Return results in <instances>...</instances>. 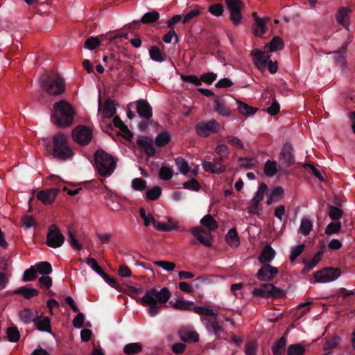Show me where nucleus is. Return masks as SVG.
<instances>
[{"label":"nucleus","mask_w":355,"mask_h":355,"mask_svg":"<svg viewBox=\"0 0 355 355\" xmlns=\"http://www.w3.org/2000/svg\"><path fill=\"white\" fill-rule=\"evenodd\" d=\"M171 293L168 288L164 287L160 290L152 288L145 292L141 298H135L137 302L144 306H148V314L154 317L160 313L161 309L165 307V304L168 301Z\"/></svg>","instance_id":"f257e3e1"},{"label":"nucleus","mask_w":355,"mask_h":355,"mask_svg":"<svg viewBox=\"0 0 355 355\" xmlns=\"http://www.w3.org/2000/svg\"><path fill=\"white\" fill-rule=\"evenodd\" d=\"M75 111L71 105L65 100H61L53 105L52 120L58 127L67 128L72 125Z\"/></svg>","instance_id":"f03ea898"},{"label":"nucleus","mask_w":355,"mask_h":355,"mask_svg":"<svg viewBox=\"0 0 355 355\" xmlns=\"http://www.w3.org/2000/svg\"><path fill=\"white\" fill-rule=\"evenodd\" d=\"M44 142L47 148L52 150L53 156L59 160H66L73 155L68 138L63 133L55 134L52 138V144L46 140Z\"/></svg>","instance_id":"7ed1b4c3"},{"label":"nucleus","mask_w":355,"mask_h":355,"mask_svg":"<svg viewBox=\"0 0 355 355\" xmlns=\"http://www.w3.org/2000/svg\"><path fill=\"white\" fill-rule=\"evenodd\" d=\"M96 171L104 178L110 177L114 171L117 160L102 149L97 150L94 155Z\"/></svg>","instance_id":"20e7f679"},{"label":"nucleus","mask_w":355,"mask_h":355,"mask_svg":"<svg viewBox=\"0 0 355 355\" xmlns=\"http://www.w3.org/2000/svg\"><path fill=\"white\" fill-rule=\"evenodd\" d=\"M42 89L51 96H59L65 92L64 79L58 74H46L40 79Z\"/></svg>","instance_id":"39448f33"},{"label":"nucleus","mask_w":355,"mask_h":355,"mask_svg":"<svg viewBox=\"0 0 355 355\" xmlns=\"http://www.w3.org/2000/svg\"><path fill=\"white\" fill-rule=\"evenodd\" d=\"M252 295L260 297L281 298L284 295V291L275 286L272 284H263L260 288H255Z\"/></svg>","instance_id":"423d86ee"},{"label":"nucleus","mask_w":355,"mask_h":355,"mask_svg":"<svg viewBox=\"0 0 355 355\" xmlns=\"http://www.w3.org/2000/svg\"><path fill=\"white\" fill-rule=\"evenodd\" d=\"M251 55L257 65H268V69L271 74H274L277 71V62H272L270 60V55L259 49H254L252 51Z\"/></svg>","instance_id":"0eeeda50"},{"label":"nucleus","mask_w":355,"mask_h":355,"mask_svg":"<svg viewBox=\"0 0 355 355\" xmlns=\"http://www.w3.org/2000/svg\"><path fill=\"white\" fill-rule=\"evenodd\" d=\"M227 8L230 12V19L235 26L241 24L242 10L245 4L241 0H225Z\"/></svg>","instance_id":"6e6552de"},{"label":"nucleus","mask_w":355,"mask_h":355,"mask_svg":"<svg viewBox=\"0 0 355 355\" xmlns=\"http://www.w3.org/2000/svg\"><path fill=\"white\" fill-rule=\"evenodd\" d=\"M340 275L341 271L340 269L338 268H324L314 273V282H330L337 279L340 276Z\"/></svg>","instance_id":"1a4fd4ad"},{"label":"nucleus","mask_w":355,"mask_h":355,"mask_svg":"<svg viewBox=\"0 0 355 355\" xmlns=\"http://www.w3.org/2000/svg\"><path fill=\"white\" fill-rule=\"evenodd\" d=\"M220 124L215 119L202 121L196 125V131L198 136L208 137L212 134L218 132Z\"/></svg>","instance_id":"9d476101"},{"label":"nucleus","mask_w":355,"mask_h":355,"mask_svg":"<svg viewBox=\"0 0 355 355\" xmlns=\"http://www.w3.org/2000/svg\"><path fill=\"white\" fill-rule=\"evenodd\" d=\"M64 241L65 238L58 227L55 225H50L46 235V245L51 248H57L62 246Z\"/></svg>","instance_id":"9b49d317"},{"label":"nucleus","mask_w":355,"mask_h":355,"mask_svg":"<svg viewBox=\"0 0 355 355\" xmlns=\"http://www.w3.org/2000/svg\"><path fill=\"white\" fill-rule=\"evenodd\" d=\"M92 137V129L85 125H78L72 131L73 139L82 146H87Z\"/></svg>","instance_id":"f8f14e48"},{"label":"nucleus","mask_w":355,"mask_h":355,"mask_svg":"<svg viewBox=\"0 0 355 355\" xmlns=\"http://www.w3.org/2000/svg\"><path fill=\"white\" fill-rule=\"evenodd\" d=\"M86 263L89 265L93 270L98 274L110 286L113 288H116L118 286L116 280L107 275L98 265L95 259L91 257L87 258L86 260Z\"/></svg>","instance_id":"ddd939ff"},{"label":"nucleus","mask_w":355,"mask_h":355,"mask_svg":"<svg viewBox=\"0 0 355 355\" xmlns=\"http://www.w3.org/2000/svg\"><path fill=\"white\" fill-rule=\"evenodd\" d=\"M278 269L269 263H265L258 270L257 277L259 280L263 282L272 281L278 274Z\"/></svg>","instance_id":"4468645a"},{"label":"nucleus","mask_w":355,"mask_h":355,"mask_svg":"<svg viewBox=\"0 0 355 355\" xmlns=\"http://www.w3.org/2000/svg\"><path fill=\"white\" fill-rule=\"evenodd\" d=\"M279 158L282 161V164L286 167L291 166L294 164L295 158L291 144L288 143L284 144L279 154Z\"/></svg>","instance_id":"2eb2a0df"},{"label":"nucleus","mask_w":355,"mask_h":355,"mask_svg":"<svg viewBox=\"0 0 355 355\" xmlns=\"http://www.w3.org/2000/svg\"><path fill=\"white\" fill-rule=\"evenodd\" d=\"M137 112L141 118L148 121L152 119L153 108L146 100L137 101Z\"/></svg>","instance_id":"dca6fc26"},{"label":"nucleus","mask_w":355,"mask_h":355,"mask_svg":"<svg viewBox=\"0 0 355 355\" xmlns=\"http://www.w3.org/2000/svg\"><path fill=\"white\" fill-rule=\"evenodd\" d=\"M180 339L186 343H195L198 341L199 335L189 326L182 327L179 330Z\"/></svg>","instance_id":"f3484780"},{"label":"nucleus","mask_w":355,"mask_h":355,"mask_svg":"<svg viewBox=\"0 0 355 355\" xmlns=\"http://www.w3.org/2000/svg\"><path fill=\"white\" fill-rule=\"evenodd\" d=\"M58 193L59 189L56 188H52L46 190H41L37 193V198L43 204H52L54 202Z\"/></svg>","instance_id":"a211bd4d"},{"label":"nucleus","mask_w":355,"mask_h":355,"mask_svg":"<svg viewBox=\"0 0 355 355\" xmlns=\"http://www.w3.org/2000/svg\"><path fill=\"white\" fill-rule=\"evenodd\" d=\"M201 320L205 323L207 330L209 333L215 335L217 338L220 337V333L223 331V328L219 324L216 318H202Z\"/></svg>","instance_id":"6ab92c4d"},{"label":"nucleus","mask_w":355,"mask_h":355,"mask_svg":"<svg viewBox=\"0 0 355 355\" xmlns=\"http://www.w3.org/2000/svg\"><path fill=\"white\" fill-rule=\"evenodd\" d=\"M136 143L139 148L144 150L148 157L155 156L156 151L151 139L140 137L137 139Z\"/></svg>","instance_id":"aec40b11"},{"label":"nucleus","mask_w":355,"mask_h":355,"mask_svg":"<svg viewBox=\"0 0 355 355\" xmlns=\"http://www.w3.org/2000/svg\"><path fill=\"white\" fill-rule=\"evenodd\" d=\"M252 16L255 21L252 26L253 33L255 36L261 37L267 31L266 20L259 17L256 12H253Z\"/></svg>","instance_id":"412c9836"},{"label":"nucleus","mask_w":355,"mask_h":355,"mask_svg":"<svg viewBox=\"0 0 355 355\" xmlns=\"http://www.w3.org/2000/svg\"><path fill=\"white\" fill-rule=\"evenodd\" d=\"M351 10L346 7H341L339 8L336 14V19L337 21L343 26L346 29L349 31V13Z\"/></svg>","instance_id":"4be33fe9"},{"label":"nucleus","mask_w":355,"mask_h":355,"mask_svg":"<svg viewBox=\"0 0 355 355\" xmlns=\"http://www.w3.org/2000/svg\"><path fill=\"white\" fill-rule=\"evenodd\" d=\"M287 338L286 334L279 339L277 340L272 346V352L273 355H284L286 348Z\"/></svg>","instance_id":"5701e85b"},{"label":"nucleus","mask_w":355,"mask_h":355,"mask_svg":"<svg viewBox=\"0 0 355 355\" xmlns=\"http://www.w3.org/2000/svg\"><path fill=\"white\" fill-rule=\"evenodd\" d=\"M214 110L220 115L223 116H230L231 114L230 109L225 105V101L221 96H216L214 100Z\"/></svg>","instance_id":"b1692460"},{"label":"nucleus","mask_w":355,"mask_h":355,"mask_svg":"<svg viewBox=\"0 0 355 355\" xmlns=\"http://www.w3.org/2000/svg\"><path fill=\"white\" fill-rule=\"evenodd\" d=\"M34 324L37 329L40 331L51 333V320L49 317H44L40 319V317L36 316Z\"/></svg>","instance_id":"393cba45"},{"label":"nucleus","mask_w":355,"mask_h":355,"mask_svg":"<svg viewBox=\"0 0 355 355\" xmlns=\"http://www.w3.org/2000/svg\"><path fill=\"white\" fill-rule=\"evenodd\" d=\"M14 295H21L26 300H30L32 297L37 296L39 291L35 288H28L26 286L19 287L12 291Z\"/></svg>","instance_id":"a878e982"},{"label":"nucleus","mask_w":355,"mask_h":355,"mask_svg":"<svg viewBox=\"0 0 355 355\" xmlns=\"http://www.w3.org/2000/svg\"><path fill=\"white\" fill-rule=\"evenodd\" d=\"M275 256V251L272 249L270 245H266L261 251L259 261L261 263H268L271 261Z\"/></svg>","instance_id":"bb28decb"},{"label":"nucleus","mask_w":355,"mask_h":355,"mask_svg":"<svg viewBox=\"0 0 355 355\" xmlns=\"http://www.w3.org/2000/svg\"><path fill=\"white\" fill-rule=\"evenodd\" d=\"M225 241L232 248H236L239 245L240 239L235 227L228 231L225 236Z\"/></svg>","instance_id":"cd10ccee"},{"label":"nucleus","mask_w":355,"mask_h":355,"mask_svg":"<svg viewBox=\"0 0 355 355\" xmlns=\"http://www.w3.org/2000/svg\"><path fill=\"white\" fill-rule=\"evenodd\" d=\"M323 254V250H320L315 254L314 257L311 261H309L306 259H304L302 260V263L305 265V266L302 271L305 272L312 270L322 259Z\"/></svg>","instance_id":"c85d7f7f"},{"label":"nucleus","mask_w":355,"mask_h":355,"mask_svg":"<svg viewBox=\"0 0 355 355\" xmlns=\"http://www.w3.org/2000/svg\"><path fill=\"white\" fill-rule=\"evenodd\" d=\"M116 112V108L114 101L110 99L105 101L103 107V117L105 119H110L114 116Z\"/></svg>","instance_id":"c756f323"},{"label":"nucleus","mask_w":355,"mask_h":355,"mask_svg":"<svg viewBox=\"0 0 355 355\" xmlns=\"http://www.w3.org/2000/svg\"><path fill=\"white\" fill-rule=\"evenodd\" d=\"M170 304H171L175 309L181 311H193V306H195L193 301H188L182 299L177 300L174 304L171 301Z\"/></svg>","instance_id":"7c9ffc66"},{"label":"nucleus","mask_w":355,"mask_h":355,"mask_svg":"<svg viewBox=\"0 0 355 355\" xmlns=\"http://www.w3.org/2000/svg\"><path fill=\"white\" fill-rule=\"evenodd\" d=\"M284 47V42L283 39L279 36H275L271 41L265 46L266 49L270 52H275L278 50H282Z\"/></svg>","instance_id":"2f4dec72"},{"label":"nucleus","mask_w":355,"mask_h":355,"mask_svg":"<svg viewBox=\"0 0 355 355\" xmlns=\"http://www.w3.org/2000/svg\"><path fill=\"white\" fill-rule=\"evenodd\" d=\"M151 223L153 224V227L158 231L170 232L178 228L177 223L168 225L165 223L157 221L154 217H151Z\"/></svg>","instance_id":"473e14b6"},{"label":"nucleus","mask_w":355,"mask_h":355,"mask_svg":"<svg viewBox=\"0 0 355 355\" xmlns=\"http://www.w3.org/2000/svg\"><path fill=\"white\" fill-rule=\"evenodd\" d=\"M142 345L139 343H131L125 345L123 352L126 355H136L142 351Z\"/></svg>","instance_id":"72a5a7b5"},{"label":"nucleus","mask_w":355,"mask_h":355,"mask_svg":"<svg viewBox=\"0 0 355 355\" xmlns=\"http://www.w3.org/2000/svg\"><path fill=\"white\" fill-rule=\"evenodd\" d=\"M200 223L206 227L209 231H214L218 227L217 221L210 214L205 215L200 220Z\"/></svg>","instance_id":"f704fd0d"},{"label":"nucleus","mask_w":355,"mask_h":355,"mask_svg":"<svg viewBox=\"0 0 355 355\" xmlns=\"http://www.w3.org/2000/svg\"><path fill=\"white\" fill-rule=\"evenodd\" d=\"M202 168L206 172L214 174H220L225 171L226 166H216L211 162H204Z\"/></svg>","instance_id":"c9c22d12"},{"label":"nucleus","mask_w":355,"mask_h":355,"mask_svg":"<svg viewBox=\"0 0 355 355\" xmlns=\"http://www.w3.org/2000/svg\"><path fill=\"white\" fill-rule=\"evenodd\" d=\"M236 102L238 105L239 112L241 114L250 116L254 114L257 111V108L250 106L239 100H236Z\"/></svg>","instance_id":"e433bc0d"},{"label":"nucleus","mask_w":355,"mask_h":355,"mask_svg":"<svg viewBox=\"0 0 355 355\" xmlns=\"http://www.w3.org/2000/svg\"><path fill=\"white\" fill-rule=\"evenodd\" d=\"M149 55L150 58L156 62H162L166 60V55L163 54L159 47L152 46L149 49Z\"/></svg>","instance_id":"4c0bfd02"},{"label":"nucleus","mask_w":355,"mask_h":355,"mask_svg":"<svg viewBox=\"0 0 355 355\" xmlns=\"http://www.w3.org/2000/svg\"><path fill=\"white\" fill-rule=\"evenodd\" d=\"M193 312L203 316H210L213 318H216L218 312L213 311L205 306H193Z\"/></svg>","instance_id":"58836bf2"},{"label":"nucleus","mask_w":355,"mask_h":355,"mask_svg":"<svg viewBox=\"0 0 355 355\" xmlns=\"http://www.w3.org/2000/svg\"><path fill=\"white\" fill-rule=\"evenodd\" d=\"M19 318L21 321H23L26 324H29L31 322H35V319L36 316L34 315L33 313L29 309H24L19 311Z\"/></svg>","instance_id":"ea45409f"},{"label":"nucleus","mask_w":355,"mask_h":355,"mask_svg":"<svg viewBox=\"0 0 355 355\" xmlns=\"http://www.w3.org/2000/svg\"><path fill=\"white\" fill-rule=\"evenodd\" d=\"M171 141V135L168 132H163L157 135L155 144L158 147H164Z\"/></svg>","instance_id":"a19ab883"},{"label":"nucleus","mask_w":355,"mask_h":355,"mask_svg":"<svg viewBox=\"0 0 355 355\" xmlns=\"http://www.w3.org/2000/svg\"><path fill=\"white\" fill-rule=\"evenodd\" d=\"M159 18V14L157 11L153 10L150 12H148L145 13L141 19V21L143 24H151L153 22L157 21Z\"/></svg>","instance_id":"79ce46f5"},{"label":"nucleus","mask_w":355,"mask_h":355,"mask_svg":"<svg viewBox=\"0 0 355 355\" xmlns=\"http://www.w3.org/2000/svg\"><path fill=\"white\" fill-rule=\"evenodd\" d=\"M34 266L37 268V272L43 275H48L52 272L51 265L47 261H41Z\"/></svg>","instance_id":"37998d69"},{"label":"nucleus","mask_w":355,"mask_h":355,"mask_svg":"<svg viewBox=\"0 0 355 355\" xmlns=\"http://www.w3.org/2000/svg\"><path fill=\"white\" fill-rule=\"evenodd\" d=\"M263 207L260 202L254 199L250 200V205L247 209L248 212L252 215H259Z\"/></svg>","instance_id":"c03bdc74"},{"label":"nucleus","mask_w":355,"mask_h":355,"mask_svg":"<svg viewBox=\"0 0 355 355\" xmlns=\"http://www.w3.org/2000/svg\"><path fill=\"white\" fill-rule=\"evenodd\" d=\"M277 171V163L273 161L267 160L264 166V173L268 177H273Z\"/></svg>","instance_id":"a18cd8bd"},{"label":"nucleus","mask_w":355,"mask_h":355,"mask_svg":"<svg viewBox=\"0 0 355 355\" xmlns=\"http://www.w3.org/2000/svg\"><path fill=\"white\" fill-rule=\"evenodd\" d=\"M37 268L35 266H31L29 268L26 269L22 277L23 282H31L35 279L37 277Z\"/></svg>","instance_id":"49530a36"},{"label":"nucleus","mask_w":355,"mask_h":355,"mask_svg":"<svg viewBox=\"0 0 355 355\" xmlns=\"http://www.w3.org/2000/svg\"><path fill=\"white\" fill-rule=\"evenodd\" d=\"M305 352L304 347L301 344H293L288 346L287 355H303Z\"/></svg>","instance_id":"de8ad7c7"},{"label":"nucleus","mask_w":355,"mask_h":355,"mask_svg":"<svg viewBox=\"0 0 355 355\" xmlns=\"http://www.w3.org/2000/svg\"><path fill=\"white\" fill-rule=\"evenodd\" d=\"M173 169L167 166H162L159 172V177L165 181L169 180L173 178Z\"/></svg>","instance_id":"09e8293b"},{"label":"nucleus","mask_w":355,"mask_h":355,"mask_svg":"<svg viewBox=\"0 0 355 355\" xmlns=\"http://www.w3.org/2000/svg\"><path fill=\"white\" fill-rule=\"evenodd\" d=\"M162 194V189L159 186H155L146 192V198L149 200H157Z\"/></svg>","instance_id":"8fccbe9b"},{"label":"nucleus","mask_w":355,"mask_h":355,"mask_svg":"<svg viewBox=\"0 0 355 355\" xmlns=\"http://www.w3.org/2000/svg\"><path fill=\"white\" fill-rule=\"evenodd\" d=\"M6 334L10 342H17L20 338L19 332L16 327H8L6 330Z\"/></svg>","instance_id":"3c124183"},{"label":"nucleus","mask_w":355,"mask_h":355,"mask_svg":"<svg viewBox=\"0 0 355 355\" xmlns=\"http://www.w3.org/2000/svg\"><path fill=\"white\" fill-rule=\"evenodd\" d=\"M341 223L340 221L330 223L325 229V234L327 235H331L340 232Z\"/></svg>","instance_id":"603ef678"},{"label":"nucleus","mask_w":355,"mask_h":355,"mask_svg":"<svg viewBox=\"0 0 355 355\" xmlns=\"http://www.w3.org/2000/svg\"><path fill=\"white\" fill-rule=\"evenodd\" d=\"M312 227L313 223L310 220L307 218H303L301 221L300 230L302 232V234L306 236L309 234V233L312 230Z\"/></svg>","instance_id":"864d4df0"},{"label":"nucleus","mask_w":355,"mask_h":355,"mask_svg":"<svg viewBox=\"0 0 355 355\" xmlns=\"http://www.w3.org/2000/svg\"><path fill=\"white\" fill-rule=\"evenodd\" d=\"M225 140L232 146L236 147L240 149H243L244 148L243 143L237 137L227 135L225 137Z\"/></svg>","instance_id":"5fc2aeb1"},{"label":"nucleus","mask_w":355,"mask_h":355,"mask_svg":"<svg viewBox=\"0 0 355 355\" xmlns=\"http://www.w3.org/2000/svg\"><path fill=\"white\" fill-rule=\"evenodd\" d=\"M175 164L178 167L180 171L184 174L186 175L188 173L189 171V165L187 162L182 157H177L175 159Z\"/></svg>","instance_id":"6e6d98bb"},{"label":"nucleus","mask_w":355,"mask_h":355,"mask_svg":"<svg viewBox=\"0 0 355 355\" xmlns=\"http://www.w3.org/2000/svg\"><path fill=\"white\" fill-rule=\"evenodd\" d=\"M349 45V42H344L340 49L335 51V60L340 62L343 63L345 60L344 54L347 51V46Z\"/></svg>","instance_id":"4d7b16f0"},{"label":"nucleus","mask_w":355,"mask_h":355,"mask_svg":"<svg viewBox=\"0 0 355 355\" xmlns=\"http://www.w3.org/2000/svg\"><path fill=\"white\" fill-rule=\"evenodd\" d=\"M208 11L214 16L220 17L224 12V8L220 3H214L209 6Z\"/></svg>","instance_id":"13d9d810"},{"label":"nucleus","mask_w":355,"mask_h":355,"mask_svg":"<svg viewBox=\"0 0 355 355\" xmlns=\"http://www.w3.org/2000/svg\"><path fill=\"white\" fill-rule=\"evenodd\" d=\"M329 216L333 220H338L343 216V210L334 205H329Z\"/></svg>","instance_id":"bf43d9fd"},{"label":"nucleus","mask_w":355,"mask_h":355,"mask_svg":"<svg viewBox=\"0 0 355 355\" xmlns=\"http://www.w3.org/2000/svg\"><path fill=\"white\" fill-rule=\"evenodd\" d=\"M239 162L241 167L250 169L254 166L256 160L250 157H240Z\"/></svg>","instance_id":"052dcab7"},{"label":"nucleus","mask_w":355,"mask_h":355,"mask_svg":"<svg viewBox=\"0 0 355 355\" xmlns=\"http://www.w3.org/2000/svg\"><path fill=\"white\" fill-rule=\"evenodd\" d=\"M268 190V187L265 183H261L258 187V190L256 192L252 199L257 200L261 202L264 198V194Z\"/></svg>","instance_id":"680f3d73"},{"label":"nucleus","mask_w":355,"mask_h":355,"mask_svg":"<svg viewBox=\"0 0 355 355\" xmlns=\"http://www.w3.org/2000/svg\"><path fill=\"white\" fill-rule=\"evenodd\" d=\"M181 79L184 82L191 83L196 86H200L202 85L200 78H198L194 75H182Z\"/></svg>","instance_id":"e2e57ef3"},{"label":"nucleus","mask_w":355,"mask_h":355,"mask_svg":"<svg viewBox=\"0 0 355 355\" xmlns=\"http://www.w3.org/2000/svg\"><path fill=\"white\" fill-rule=\"evenodd\" d=\"M100 45V40L98 37L88 38L84 44V47L90 50L96 49Z\"/></svg>","instance_id":"0e129e2a"},{"label":"nucleus","mask_w":355,"mask_h":355,"mask_svg":"<svg viewBox=\"0 0 355 355\" xmlns=\"http://www.w3.org/2000/svg\"><path fill=\"white\" fill-rule=\"evenodd\" d=\"M132 187L136 191H141L146 187V182L141 178H135L132 181Z\"/></svg>","instance_id":"69168bd1"},{"label":"nucleus","mask_w":355,"mask_h":355,"mask_svg":"<svg viewBox=\"0 0 355 355\" xmlns=\"http://www.w3.org/2000/svg\"><path fill=\"white\" fill-rule=\"evenodd\" d=\"M184 188L186 189L193 190V191H199L200 189V185L196 179H191L189 181L185 182L183 184Z\"/></svg>","instance_id":"338daca9"},{"label":"nucleus","mask_w":355,"mask_h":355,"mask_svg":"<svg viewBox=\"0 0 355 355\" xmlns=\"http://www.w3.org/2000/svg\"><path fill=\"white\" fill-rule=\"evenodd\" d=\"M38 283L42 288H49L52 286V278L48 275H42L38 279Z\"/></svg>","instance_id":"774afa93"}]
</instances>
